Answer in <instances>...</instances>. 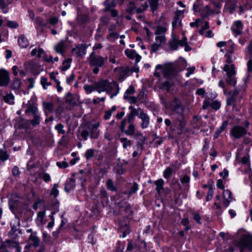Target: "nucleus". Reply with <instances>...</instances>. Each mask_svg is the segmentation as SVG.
Listing matches in <instances>:
<instances>
[{
    "mask_svg": "<svg viewBox=\"0 0 252 252\" xmlns=\"http://www.w3.org/2000/svg\"><path fill=\"white\" fill-rule=\"evenodd\" d=\"M94 87L95 91L98 93L102 92H106L107 94H110V98L116 96L119 93V87L118 83L113 81L109 82L107 80H100L94 82Z\"/></svg>",
    "mask_w": 252,
    "mask_h": 252,
    "instance_id": "f257e3e1",
    "label": "nucleus"
},
{
    "mask_svg": "<svg viewBox=\"0 0 252 252\" xmlns=\"http://www.w3.org/2000/svg\"><path fill=\"white\" fill-rule=\"evenodd\" d=\"M167 31V29L165 26H159L156 28L155 32V42L151 46V53L157 52L160 47L166 44L165 33Z\"/></svg>",
    "mask_w": 252,
    "mask_h": 252,
    "instance_id": "f03ea898",
    "label": "nucleus"
},
{
    "mask_svg": "<svg viewBox=\"0 0 252 252\" xmlns=\"http://www.w3.org/2000/svg\"><path fill=\"white\" fill-rule=\"evenodd\" d=\"M227 58L226 59V62L228 64H225L223 69L226 73V82L230 85L234 86L236 83V80L235 77L236 74V71L235 70V67L233 64H229V63L232 62L231 60V57L232 56L227 54Z\"/></svg>",
    "mask_w": 252,
    "mask_h": 252,
    "instance_id": "7ed1b4c3",
    "label": "nucleus"
},
{
    "mask_svg": "<svg viewBox=\"0 0 252 252\" xmlns=\"http://www.w3.org/2000/svg\"><path fill=\"white\" fill-rule=\"evenodd\" d=\"M165 106L167 109H169L172 112H175L180 115H183L184 108L182 105L180 101L175 98L172 101L166 102Z\"/></svg>",
    "mask_w": 252,
    "mask_h": 252,
    "instance_id": "20e7f679",
    "label": "nucleus"
},
{
    "mask_svg": "<svg viewBox=\"0 0 252 252\" xmlns=\"http://www.w3.org/2000/svg\"><path fill=\"white\" fill-rule=\"evenodd\" d=\"M238 247L241 252L246 250H252V235L250 234L242 235L239 241Z\"/></svg>",
    "mask_w": 252,
    "mask_h": 252,
    "instance_id": "39448f33",
    "label": "nucleus"
},
{
    "mask_svg": "<svg viewBox=\"0 0 252 252\" xmlns=\"http://www.w3.org/2000/svg\"><path fill=\"white\" fill-rule=\"evenodd\" d=\"M107 58H103L100 56H95L93 52L90 55L89 63L91 66L101 67L107 61Z\"/></svg>",
    "mask_w": 252,
    "mask_h": 252,
    "instance_id": "423d86ee",
    "label": "nucleus"
},
{
    "mask_svg": "<svg viewBox=\"0 0 252 252\" xmlns=\"http://www.w3.org/2000/svg\"><path fill=\"white\" fill-rule=\"evenodd\" d=\"M247 133V130L241 126H236L233 127L230 132L231 136L236 139L240 138Z\"/></svg>",
    "mask_w": 252,
    "mask_h": 252,
    "instance_id": "0eeeda50",
    "label": "nucleus"
},
{
    "mask_svg": "<svg viewBox=\"0 0 252 252\" xmlns=\"http://www.w3.org/2000/svg\"><path fill=\"white\" fill-rule=\"evenodd\" d=\"M10 82L9 72L5 69H0V86H7Z\"/></svg>",
    "mask_w": 252,
    "mask_h": 252,
    "instance_id": "6e6552de",
    "label": "nucleus"
},
{
    "mask_svg": "<svg viewBox=\"0 0 252 252\" xmlns=\"http://www.w3.org/2000/svg\"><path fill=\"white\" fill-rule=\"evenodd\" d=\"M231 29L236 35L241 34L242 33L243 29L242 22L240 20L234 22L231 26Z\"/></svg>",
    "mask_w": 252,
    "mask_h": 252,
    "instance_id": "1a4fd4ad",
    "label": "nucleus"
},
{
    "mask_svg": "<svg viewBox=\"0 0 252 252\" xmlns=\"http://www.w3.org/2000/svg\"><path fill=\"white\" fill-rule=\"evenodd\" d=\"M139 119L142 121L140 126L142 129L147 128L150 124V118L149 116L144 112H141L139 115Z\"/></svg>",
    "mask_w": 252,
    "mask_h": 252,
    "instance_id": "9d476101",
    "label": "nucleus"
},
{
    "mask_svg": "<svg viewBox=\"0 0 252 252\" xmlns=\"http://www.w3.org/2000/svg\"><path fill=\"white\" fill-rule=\"evenodd\" d=\"M223 198L224 199L223 204L227 207L229 206L230 202L232 200L231 191L228 189L224 190L223 192Z\"/></svg>",
    "mask_w": 252,
    "mask_h": 252,
    "instance_id": "9b49d317",
    "label": "nucleus"
},
{
    "mask_svg": "<svg viewBox=\"0 0 252 252\" xmlns=\"http://www.w3.org/2000/svg\"><path fill=\"white\" fill-rule=\"evenodd\" d=\"M126 55L129 58L135 59L137 62H139L141 59L140 56L136 54L134 50L126 49L125 50Z\"/></svg>",
    "mask_w": 252,
    "mask_h": 252,
    "instance_id": "f8f14e48",
    "label": "nucleus"
},
{
    "mask_svg": "<svg viewBox=\"0 0 252 252\" xmlns=\"http://www.w3.org/2000/svg\"><path fill=\"white\" fill-rule=\"evenodd\" d=\"M18 44L21 48H26L29 44L28 39L24 35H21L19 36Z\"/></svg>",
    "mask_w": 252,
    "mask_h": 252,
    "instance_id": "ddd939ff",
    "label": "nucleus"
},
{
    "mask_svg": "<svg viewBox=\"0 0 252 252\" xmlns=\"http://www.w3.org/2000/svg\"><path fill=\"white\" fill-rule=\"evenodd\" d=\"M29 243L31 245H33L36 247L39 243V239L35 235V234L32 233L29 238Z\"/></svg>",
    "mask_w": 252,
    "mask_h": 252,
    "instance_id": "4468645a",
    "label": "nucleus"
},
{
    "mask_svg": "<svg viewBox=\"0 0 252 252\" xmlns=\"http://www.w3.org/2000/svg\"><path fill=\"white\" fill-rule=\"evenodd\" d=\"M157 70H161L164 75L168 77L171 74V69L169 66H162L161 65L158 64L156 66Z\"/></svg>",
    "mask_w": 252,
    "mask_h": 252,
    "instance_id": "2eb2a0df",
    "label": "nucleus"
},
{
    "mask_svg": "<svg viewBox=\"0 0 252 252\" xmlns=\"http://www.w3.org/2000/svg\"><path fill=\"white\" fill-rule=\"evenodd\" d=\"M239 95V93L237 91H235L232 95L227 99V105H234L235 102L237 101V99L238 98Z\"/></svg>",
    "mask_w": 252,
    "mask_h": 252,
    "instance_id": "dca6fc26",
    "label": "nucleus"
},
{
    "mask_svg": "<svg viewBox=\"0 0 252 252\" xmlns=\"http://www.w3.org/2000/svg\"><path fill=\"white\" fill-rule=\"evenodd\" d=\"M226 5L230 12L232 13L237 7V1L236 0H226Z\"/></svg>",
    "mask_w": 252,
    "mask_h": 252,
    "instance_id": "f3484780",
    "label": "nucleus"
},
{
    "mask_svg": "<svg viewBox=\"0 0 252 252\" xmlns=\"http://www.w3.org/2000/svg\"><path fill=\"white\" fill-rule=\"evenodd\" d=\"M75 180L74 179H70L69 180L66 182L65 185L64 189L66 192H69L71 190L73 189L75 186Z\"/></svg>",
    "mask_w": 252,
    "mask_h": 252,
    "instance_id": "a211bd4d",
    "label": "nucleus"
},
{
    "mask_svg": "<svg viewBox=\"0 0 252 252\" xmlns=\"http://www.w3.org/2000/svg\"><path fill=\"white\" fill-rule=\"evenodd\" d=\"M65 46L64 42L61 41L55 46V50L57 53L62 54L64 52Z\"/></svg>",
    "mask_w": 252,
    "mask_h": 252,
    "instance_id": "6ab92c4d",
    "label": "nucleus"
},
{
    "mask_svg": "<svg viewBox=\"0 0 252 252\" xmlns=\"http://www.w3.org/2000/svg\"><path fill=\"white\" fill-rule=\"evenodd\" d=\"M228 125L227 121H224L222 122L221 126L218 128L215 132V138L218 137L219 134L224 130Z\"/></svg>",
    "mask_w": 252,
    "mask_h": 252,
    "instance_id": "aec40b11",
    "label": "nucleus"
},
{
    "mask_svg": "<svg viewBox=\"0 0 252 252\" xmlns=\"http://www.w3.org/2000/svg\"><path fill=\"white\" fill-rule=\"evenodd\" d=\"M164 182L162 179H158L155 182V184L156 186V189L157 191L159 194L160 191L163 189V186Z\"/></svg>",
    "mask_w": 252,
    "mask_h": 252,
    "instance_id": "412c9836",
    "label": "nucleus"
},
{
    "mask_svg": "<svg viewBox=\"0 0 252 252\" xmlns=\"http://www.w3.org/2000/svg\"><path fill=\"white\" fill-rule=\"evenodd\" d=\"M27 114L32 113V115L38 113L37 107L35 105H29L25 110Z\"/></svg>",
    "mask_w": 252,
    "mask_h": 252,
    "instance_id": "4be33fe9",
    "label": "nucleus"
},
{
    "mask_svg": "<svg viewBox=\"0 0 252 252\" xmlns=\"http://www.w3.org/2000/svg\"><path fill=\"white\" fill-rule=\"evenodd\" d=\"M43 107L45 110H48L49 112H52L54 109L53 103L49 102L43 101Z\"/></svg>",
    "mask_w": 252,
    "mask_h": 252,
    "instance_id": "5701e85b",
    "label": "nucleus"
},
{
    "mask_svg": "<svg viewBox=\"0 0 252 252\" xmlns=\"http://www.w3.org/2000/svg\"><path fill=\"white\" fill-rule=\"evenodd\" d=\"M129 109L130 110V113L133 114L134 116H137L139 118L140 113L143 112V110L140 108L138 109L134 108L132 106H130L128 107Z\"/></svg>",
    "mask_w": 252,
    "mask_h": 252,
    "instance_id": "b1692460",
    "label": "nucleus"
},
{
    "mask_svg": "<svg viewBox=\"0 0 252 252\" xmlns=\"http://www.w3.org/2000/svg\"><path fill=\"white\" fill-rule=\"evenodd\" d=\"M130 123L127 129L125 131V133L127 135H132L134 134L135 126L131 123Z\"/></svg>",
    "mask_w": 252,
    "mask_h": 252,
    "instance_id": "393cba45",
    "label": "nucleus"
},
{
    "mask_svg": "<svg viewBox=\"0 0 252 252\" xmlns=\"http://www.w3.org/2000/svg\"><path fill=\"white\" fill-rule=\"evenodd\" d=\"M65 101L72 105H75L76 103L75 99L73 98L72 95V94L70 93H68L66 94Z\"/></svg>",
    "mask_w": 252,
    "mask_h": 252,
    "instance_id": "a878e982",
    "label": "nucleus"
},
{
    "mask_svg": "<svg viewBox=\"0 0 252 252\" xmlns=\"http://www.w3.org/2000/svg\"><path fill=\"white\" fill-rule=\"evenodd\" d=\"M33 118L31 121V123L33 126L38 125L40 121V115L39 113L33 115Z\"/></svg>",
    "mask_w": 252,
    "mask_h": 252,
    "instance_id": "bb28decb",
    "label": "nucleus"
},
{
    "mask_svg": "<svg viewBox=\"0 0 252 252\" xmlns=\"http://www.w3.org/2000/svg\"><path fill=\"white\" fill-rule=\"evenodd\" d=\"M12 242L10 240H6L0 246V252H8L6 248L10 247Z\"/></svg>",
    "mask_w": 252,
    "mask_h": 252,
    "instance_id": "cd10ccee",
    "label": "nucleus"
},
{
    "mask_svg": "<svg viewBox=\"0 0 252 252\" xmlns=\"http://www.w3.org/2000/svg\"><path fill=\"white\" fill-rule=\"evenodd\" d=\"M84 89L86 93L88 94H91L93 91H95V87H94V83L93 85L85 84L84 86Z\"/></svg>",
    "mask_w": 252,
    "mask_h": 252,
    "instance_id": "c85d7f7f",
    "label": "nucleus"
},
{
    "mask_svg": "<svg viewBox=\"0 0 252 252\" xmlns=\"http://www.w3.org/2000/svg\"><path fill=\"white\" fill-rule=\"evenodd\" d=\"M14 98V95L11 94H7L3 97L4 101L5 102L9 103L10 104H12L14 103V101H13Z\"/></svg>",
    "mask_w": 252,
    "mask_h": 252,
    "instance_id": "c756f323",
    "label": "nucleus"
},
{
    "mask_svg": "<svg viewBox=\"0 0 252 252\" xmlns=\"http://www.w3.org/2000/svg\"><path fill=\"white\" fill-rule=\"evenodd\" d=\"M120 141L123 144V147L124 149H126L127 147H130L131 146V141L126 138H120Z\"/></svg>",
    "mask_w": 252,
    "mask_h": 252,
    "instance_id": "7c9ffc66",
    "label": "nucleus"
},
{
    "mask_svg": "<svg viewBox=\"0 0 252 252\" xmlns=\"http://www.w3.org/2000/svg\"><path fill=\"white\" fill-rule=\"evenodd\" d=\"M106 185L107 189L112 191H116L117 189L114 185L113 182L111 179H108L106 182Z\"/></svg>",
    "mask_w": 252,
    "mask_h": 252,
    "instance_id": "2f4dec72",
    "label": "nucleus"
},
{
    "mask_svg": "<svg viewBox=\"0 0 252 252\" xmlns=\"http://www.w3.org/2000/svg\"><path fill=\"white\" fill-rule=\"evenodd\" d=\"M104 4L106 6L105 11H108L112 7H114L115 6V0H106Z\"/></svg>",
    "mask_w": 252,
    "mask_h": 252,
    "instance_id": "473e14b6",
    "label": "nucleus"
},
{
    "mask_svg": "<svg viewBox=\"0 0 252 252\" xmlns=\"http://www.w3.org/2000/svg\"><path fill=\"white\" fill-rule=\"evenodd\" d=\"M150 8L153 12L156 11L158 7V0H149Z\"/></svg>",
    "mask_w": 252,
    "mask_h": 252,
    "instance_id": "72a5a7b5",
    "label": "nucleus"
},
{
    "mask_svg": "<svg viewBox=\"0 0 252 252\" xmlns=\"http://www.w3.org/2000/svg\"><path fill=\"white\" fill-rule=\"evenodd\" d=\"M135 138L140 140L141 145H143L145 143L146 138L140 132H136L135 133Z\"/></svg>",
    "mask_w": 252,
    "mask_h": 252,
    "instance_id": "f704fd0d",
    "label": "nucleus"
},
{
    "mask_svg": "<svg viewBox=\"0 0 252 252\" xmlns=\"http://www.w3.org/2000/svg\"><path fill=\"white\" fill-rule=\"evenodd\" d=\"M134 88L132 86H130L125 92L124 97L126 98L128 96H131L130 95L134 94Z\"/></svg>",
    "mask_w": 252,
    "mask_h": 252,
    "instance_id": "c9c22d12",
    "label": "nucleus"
},
{
    "mask_svg": "<svg viewBox=\"0 0 252 252\" xmlns=\"http://www.w3.org/2000/svg\"><path fill=\"white\" fill-rule=\"evenodd\" d=\"M181 24V21L180 20L179 16L176 15L174 17L173 21L172 22V25L173 28H176L178 26Z\"/></svg>",
    "mask_w": 252,
    "mask_h": 252,
    "instance_id": "e433bc0d",
    "label": "nucleus"
},
{
    "mask_svg": "<svg viewBox=\"0 0 252 252\" xmlns=\"http://www.w3.org/2000/svg\"><path fill=\"white\" fill-rule=\"evenodd\" d=\"M44 51L41 48H39L38 50L36 49H34L32 51L31 54L32 56H37L38 58H40L42 54H43Z\"/></svg>",
    "mask_w": 252,
    "mask_h": 252,
    "instance_id": "4c0bfd02",
    "label": "nucleus"
},
{
    "mask_svg": "<svg viewBox=\"0 0 252 252\" xmlns=\"http://www.w3.org/2000/svg\"><path fill=\"white\" fill-rule=\"evenodd\" d=\"M71 60L70 59H68L65 61H64L63 63L62 66L61 67V68L62 70L65 71L66 70L70 67V63Z\"/></svg>",
    "mask_w": 252,
    "mask_h": 252,
    "instance_id": "58836bf2",
    "label": "nucleus"
},
{
    "mask_svg": "<svg viewBox=\"0 0 252 252\" xmlns=\"http://www.w3.org/2000/svg\"><path fill=\"white\" fill-rule=\"evenodd\" d=\"M138 189V184L137 183H133L131 187L130 188L129 191H128V194L129 195L135 193Z\"/></svg>",
    "mask_w": 252,
    "mask_h": 252,
    "instance_id": "ea45409f",
    "label": "nucleus"
},
{
    "mask_svg": "<svg viewBox=\"0 0 252 252\" xmlns=\"http://www.w3.org/2000/svg\"><path fill=\"white\" fill-rule=\"evenodd\" d=\"M173 172V169L170 167H168L165 169L163 172V177L165 179L170 178Z\"/></svg>",
    "mask_w": 252,
    "mask_h": 252,
    "instance_id": "a19ab883",
    "label": "nucleus"
},
{
    "mask_svg": "<svg viewBox=\"0 0 252 252\" xmlns=\"http://www.w3.org/2000/svg\"><path fill=\"white\" fill-rule=\"evenodd\" d=\"M120 231L123 233V237H125L130 232L129 229L126 224L121 227Z\"/></svg>",
    "mask_w": 252,
    "mask_h": 252,
    "instance_id": "79ce46f5",
    "label": "nucleus"
},
{
    "mask_svg": "<svg viewBox=\"0 0 252 252\" xmlns=\"http://www.w3.org/2000/svg\"><path fill=\"white\" fill-rule=\"evenodd\" d=\"M214 194V188L212 186H210L209 190L206 197V200L207 201L211 200Z\"/></svg>",
    "mask_w": 252,
    "mask_h": 252,
    "instance_id": "37998d69",
    "label": "nucleus"
},
{
    "mask_svg": "<svg viewBox=\"0 0 252 252\" xmlns=\"http://www.w3.org/2000/svg\"><path fill=\"white\" fill-rule=\"evenodd\" d=\"M135 10V4L133 2H130L127 5V8L126 9V11L130 14H132L134 12Z\"/></svg>",
    "mask_w": 252,
    "mask_h": 252,
    "instance_id": "c03bdc74",
    "label": "nucleus"
},
{
    "mask_svg": "<svg viewBox=\"0 0 252 252\" xmlns=\"http://www.w3.org/2000/svg\"><path fill=\"white\" fill-rule=\"evenodd\" d=\"M131 104H136L138 101L140 100V98H137L134 96H129L127 97L124 98Z\"/></svg>",
    "mask_w": 252,
    "mask_h": 252,
    "instance_id": "a18cd8bd",
    "label": "nucleus"
},
{
    "mask_svg": "<svg viewBox=\"0 0 252 252\" xmlns=\"http://www.w3.org/2000/svg\"><path fill=\"white\" fill-rule=\"evenodd\" d=\"M39 176L46 182H48L51 180L49 174L47 173H39Z\"/></svg>",
    "mask_w": 252,
    "mask_h": 252,
    "instance_id": "49530a36",
    "label": "nucleus"
},
{
    "mask_svg": "<svg viewBox=\"0 0 252 252\" xmlns=\"http://www.w3.org/2000/svg\"><path fill=\"white\" fill-rule=\"evenodd\" d=\"M40 83L44 89H46L47 87L51 85L50 82H48L47 79L45 77H41Z\"/></svg>",
    "mask_w": 252,
    "mask_h": 252,
    "instance_id": "de8ad7c7",
    "label": "nucleus"
},
{
    "mask_svg": "<svg viewBox=\"0 0 252 252\" xmlns=\"http://www.w3.org/2000/svg\"><path fill=\"white\" fill-rule=\"evenodd\" d=\"M178 45H178V41H177L175 39L172 40L169 42V46H170V48L174 50H177Z\"/></svg>",
    "mask_w": 252,
    "mask_h": 252,
    "instance_id": "09e8293b",
    "label": "nucleus"
},
{
    "mask_svg": "<svg viewBox=\"0 0 252 252\" xmlns=\"http://www.w3.org/2000/svg\"><path fill=\"white\" fill-rule=\"evenodd\" d=\"M94 149H89L85 153V157L87 160L90 159L94 156Z\"/></svg>",
    "mask_w": 252,
    "mask_h": 252,
    "instance_id": "8fccbe9b",
    "label": "nucleus"
},
{
    "mask_svg": "<svg viewBox=\"0 0 252 252\" xmlns=\"http://www.w3.org/2000/svg\"><path fill=\"white\" fill-rule=\"evenodd\" d=\"M58 187L59 185L58 184H55L51 192V194L53 195L55 197H56L59 194V192L58 190Z\"/></svg>",
    "mask_w": 252,
    "mask_h": 252,
    "instance_id": "3c124183",
    "label": "nucleus"
},
{
    "mask_svg": "<svg viewBox=\"0 0 252 252\" xmlns=\"http://www.w3.org/2000/svg\"><path fill=\"white\" fill-rule=\"evenodd\" d=\"M45 217V212L44 211H40L37 213V219L42 224H44L45 222H44V219Z\"/></svg>",
    "mask_w": 252,
    "mask_h": 252,
    "instance_id": "603ef678",
    "label": "nucleus"
},
{
    "mask_svg": "<svg viewBox=\"0 0 252 252\" xmlns=\"http://www.w3.org/2000/svg\"><path fill=\"white\" fill-rule=\"evenodd\" d=\"M63 126L61 124H58L55 126V129L58 131L59 133L64 134L65 130L63 129Z\"/></svg>",
    "mask_w": 252,
    "mask_h": 252,
    "instance_id": "864d4df0",
    "label": "nucleus"
},
{
    "mask_svg": "<svg viewBox=\"0 0 252 252\" xmlns=\"http://www.w3.org/2000/svg\"><path fill=\"white\" fill-rule=\"evenodd\" d=\"M200 24H203V22L199 18L196 19L194 22H191L189 24V25L191 27H198L200 26Z\"/></svg>",
    "mask_w": 252,
    "mask_h": 252,
    "instance_id": "5fc2aeb1",
    "label": "nucleus"
},
{
    "mask_svg": "<svg viewBox=\"0 0 252 252\" xmlns=\"http://www.w3.org/2000/svg\"><path fill=\"white\" fill-rule=\"evenodd\" d=\"M210 106L214 109L218 110L220 106V103L219 101L216 100L211 103Z\"/></svg>",
    "mask_w": 252,
    "mask_h": 252,
    "instance_id": "6e6d98bb",
    "label": "nucleus"
},
{
    "mask_svg": "<svg viewBox=\"0 0 252 252\" xmlns=\"http://www.w3.org/2000/svg\"><path fill=\"white\" fill-rule=\"evenodd\" d=\"M209 28V23L208 22H205L204 25L202 26V28L199 31V33L203 35L204 34V31L205 30L208 29Z\"/></svg>",
    "mask_w": 252,
    "mask_h": 252,
    "instance_id": "4d7b16f0",
    "label": "nucleus"
},
{
    "mask_svg": "<svg viewBox=\"0 0 252 252\" xmlns=\"http://www.w3.org/2000/svg\"><path fill=\"white\" fill-rule=\"evenodd\" d=\"M8 156L5 151L0 150V159L4 161L8 158Z\"/></svg>",
    "mask_w": 252,
    "mask_h": 252,
    "instance_id": "13d9d810",
    "label": "nucleus"
},
{
    "mask_svg": "<svg viewBox=\"0 0 252 252\" xmlns=\"http://www.w3.org/2000/svg\"><path fill=\"white\" fill-rule=\"evenodd\" d=\"M136 246V244L132 242L131 241H129L128 245L126 247V251L130 252L134 249Z\"/></svg>",
    "mask_w": 252,
    "mask_h": 252,
    "instance_id": "bf43d9fd",
    "label": "nucleus"
},
{
    "mask_svg": "<svg viewBox=\"0 0 252 252\" xmlns=\"http://www.w3.org/2000/svg\"><path fill=\"white\" fill-rule=\"evenodd\" d=\"M170 84L168 81L164 82L162 85L161 88L165 90L167 92L170 91Z\"/></svg>",
    "mask_w": 252,
    "mask_h": 252,
    "instance_id": "052dcab7",
    "label": "nucleus"
},
{
    "mask_svg": "<svg viewBox=\"0 0 252 252\" xmlns=\"http://www.w3.org/2000/svg\"><path fill=\"white\" fill-rule=\"evenodd\" d=\"M7 25L11 28H16L18 26V24L15 21H8L7 22Z\"/></svg>",
    "mask_w": 252,
    "mask_h": 252,
    "instance_id": "680f3d73",
    "label": "nucleus"
},
{
    "mask_svg": "<svg viewBox=\"0 0 252 252\" xmlns=\"http://www.w3.org/2000/svg\"><path fill=\"white\" fill-rule=\"evenodd\" d=\"M183 36L184 35L183 34ZM178 45L181 46H184L187 43V38L185 36H183V38L181 40H179L178 41Z\"/></svg>",
    "mask_w": 252,
    "mask_h": 252,
    "instance_id": "e2e57ef3",
    "label": "nucleus"
},
{
    "mask_svg": "<svg viewBox=\"0 0 252 252\" xmlns=\"http://www.w3.org/2000/svg\"><path fill=\"white\" fill-rule=\"evenodd\" d=\"M192 215L193 220H195L197 223H200L201 218L199 214L197 212H194L192 214Z\"/></svg>",
    "mask_w": 252,
    "mask_h": 252,
    "instance_id": "0e129e2a",
    "label": "nucleus"
},
{
    "mask_svg": "<svg viewBox=\"0 0 252 252\" xmlns=\"http://www.w3.org/2000/svg\"><path fill=\"white\" fill-rule=\"evenodd\" d=\"M180 181L183 184H187L189 182L190 178L189 176L185 175L183 178H181Z\"/></svg>",
    "mask_w": 252,
    "mask_h": 252,
    "instance_id": "69168bd1",
    "label": "nucleus"
},
{
    "mask_svg": "<svg viewBox=\"0 0 252 252\" xmlns=\"http://www.w3.org/2000/svg\"><path fill=\"white\" fill-rule=\"evenodd\" d=\"M57 165L61 168H65L68 166V163L66 161L58 162Z\"/></svg>",
    "mask_w": 252,
    "mask_h": 252,
    "instance_id": "338daca9",
    "label": "nucleus"
},
{
    "mask_svg": "<svg viewBox=\"0 0 252 252\" xmlns=\"http://www.w3.org/2000/svg\"><path fill=\"white\" fill-rule=\"evenodd\" d=\"M194 70H195L194 66L189 67L187 69V72L186 74V77H189L191 74H192L193 73Z\"/></svg>",
    "mask_w": 252,
    "mask_h": 252,
    "instance_id": "774afa93",
    "label": "nucleus"
}]
</instances>
